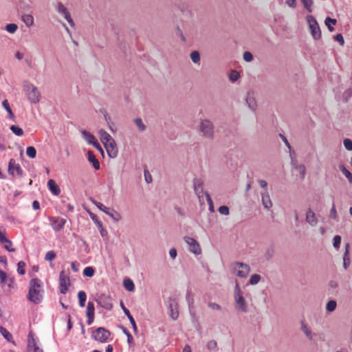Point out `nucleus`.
Returning <instances> with one entry per match:
<instances>
[{
	"label": "nucleus",
	"instance_id": "nucleus-35",
	"mask_svg": "<svg viewBox=\"0 0 352 352\" xmlns=\"http://www.w3.org/2000/svg\"><path fill=\"white\" fill-rule=\"evenodd\" d=\"M78 300H79V305H80V307H85V302H86V300H87L86 293L84 291H80L78 293Z\"/></svg>",
	"mask_w": 352,
	"mask_h": 352
},
{
	"label": "nucleus",
	"instance_id": "nucleus-15",
	"mask_svg": "<svg viewBox=\"0 0 352 352\" xmlns=\"http://www.w3.org/2000/svg\"><path fill=\"white\" fill-rule=\"evenodd\" d=\"M50 221L52 228L55 231H60L62 230L66 223V220L61 217H51Z\"/></svg>",
	"mask_w": 352,
	"mask_h": 352
},
{
	"label": "nucleus",
	"instance_id": "nucleus-46",
	"mask_svg": "<svg viewBox=\"0 0 352 352\" xmlns=\"http://www.w3.org/2000/svg\"><path fill=\"white\" fill-rule=\"evenodd\" d=\"M0 332L8 341H10L12 336L11 333L4 327H0Z\"/></svg>",
	"mask_w": 352,
	"mask_h": 352
},
{
	"label": "nucleus",
	"instance_id": "nucleus-45",
	"mask_svg": "<svg viewBox=\"0 0 352 352\" xmlns=\"http://www.w3.org/2000/svg\"><path fill=\"white\" fill-rule=\"evenodd\" d=\"M204 194L206 195V200H207V202H208V206H209V210L211 212H214V204H213V202H212V200L211 199L210 195H209V193L208 192H204Z\"/></svg>",
	"mask_w": 352,
	"mask_h": 352
},
{
	"label": "nucleus",
	"instance_id": "nucleus-27",
	"mask_svg": "<svg viewBox=\"0 0 352 352\" xmlns=\"http://www.w3.org/2000/svg\"><path fill=\"white\" fill-rule=\"evenodd\" d=\"M121 307H122V309L124 314L127 316L128 319L129 320L130 323L131 324V325L133 327V329L135 331H136V329H137L136 323H135V321L133 317L130 314L129 310L124 307V305L122 302H121Z\"/></svg>",
	"mask_w": 352,
	"mask_h": 352
},
{
	"label": "nucleus",
	"instance_id": "nucleus-25",
	"mask_svg": "<svg viewBox=\"0 0 352 352\" xmlns=\"http://www.w3.org/2000/svg\"><path fill=\"white\" fill-rule=\"evenodd\" d=\"M98 135L103 144H107L113 140V138L104 129H100L98 131Z\"/></svg>",
	"mask_w": 352,
	"mask_h": 352
},
{
	"label": "nucleus",
	"instance_id": "nucleus-60",
	"mask_svg": "<svg viewBox=\"0 0 352 352\" xmlns=\"http://www.w3.org/2000/svg\"><path fill=\"white\" fill-rule=\"evenodd\" d=\"M90 217L93 221L95 223V224L97 226V227L101 228L102 223L98 219L97 217L94 214H91Z\"/></svg>",
	"mask_w": 352,
	"mask_h": 352
},
{
	"label": "nucleus",
	"instance_id": "nucleus-62",
	"mask_svg": "<svg viewBox=\"0 0 352 352\" xmlns=\"http://www.w3.org/2000/svg\"><path fill=\"white\" fill-rule=\"evenodd\" d=\"M144 177L146 183L149 184L152 182V177L147 170H144Z\"/></svg>",
	"mask_w": 352,
	"mask_h": 352
},
{
	"label": "nucleus",
	"instance_id": "nucleus-6",
	"mask_svg": "<svg viewBox=\"0 0 352 352\" xmlns=\"http://www.w3.org/2000/svg\"><path fill=\"white\" fill-rule=\"evenodd\" d=\"M306 19L313 38L316 40L320 38L321 31L318 25V23L315 19V18L311 15H307L306 16Z\"/></svg>",
	"mask_w": 352,
	"mask_h": 352
},
{
	"label": "nucleus",
	"instance_id": "nucleus-57",
	"mask_svg": "<svg viewBox=\"0 0 352 352\" xmlns=\"http://www.w3.org/2000/svg\"><path fill=\"white\" fill-rule=\"evenodd\" d=\"M343 144L346 150L352 151V140H350L349 138H346L344 140Z\"/></svg>",
	"mask_w": 352,
	"mask_h": 352
},
{
	"label": "nucleus",
	"instance_id": "nucleus-29",
	"mask_svg": "<svg viewBox=\"0 0 352 352\" xmlns=\"http://www.w3.org/2000/svg\"><path fill=\"white\" fill-rule=\"evenodd\" d=\"M81 134L83 138L89 144L91 145L96 140L94 135L87 131L86 130H82Z\"/></svg>",
	"mask_w": 352,
	"mask_h": 352
},
{
	"label": "nucleus",
	"instance_id": "nucleus-64",
	"mask_svg": "<svg viewBox=\"0 0 352 352\" xmlns=\"http://www.w3.org/2000/svg\"><path fill=\"white\" fill-rule=\"evenodd\" d=\"M285 3L287 6L292 8H295L296 7V0H286Z\"/></svg>",
	"mask_w": 352,
	"mask_h": 352
},
{
	"label": "nucleus",
	"instance_id": "nucleus-53",
	"mask_svg": "<svg viewBox=\"0 0 352 352\" xmlns=\"http://www.w3.org/2000/svg\"><path fill=\"white\" fill-rule=\"evenodd\" d=\"M25 262L19 261L17 264V272L21 275H23L25 272Z\"/></svg>",
	"mask_w": 352,
	"mask_h": 352
},
{
	"label": "nucleus",
	"instance_id": "nucleus-3",
	"mask_svg": "<svg viewBox=\"0 0 352 352\" xmlns=\"http://www.w3.org/2000/svg\"><path fill=\"white\" fill-rule=\"evenodd\" d=\"M24 91H25L28 100L32 103H38L41 99V94L36 86L31 83L24 85Z\"/></svg>",
	"mask_w": 352,
	"mask_h": 352
},
{
	"label": "nucleus",
	"instance_id": "nucleus-50",
	"mask_svg": "<svg viewBox=\"0 0 352 352\" xmlns=\"http://www.w3.org/2000/svg\"><path fill=\"white\" fill-rule=\"evenodd\" d=\"M27 155L30 158H34L36 155V151L34 146H28L26 150Z\"/></svg>",
	"mask_w": 352,
	"mask_h": 352
},
{
	"label": "nucleus",
	"instance_id": "nucleus-11",
	"mask_svg": "<svg viewBox=\"0 0 352 352\" xmlns=\"http://www.w3.org/2000/svg\"><path fill=\"white\" fill-rule=\"evenodd\" d=\"M27 352H43L36 342L34 333L30 331L28 336Z\"/></svg>",
	"mask_w": 352,
	"mask_h": 352
},
{
	"label": "nucleus",
	"instance_id": "nucleus-40",
	"mask_svg": "<svg viewBox=\"0 0 352 352\" xmlns=\"http://www.w3.org/2000/svg\"><path fill=\"white\" fill-rule=\"evenodd\" d=\"M206 347L208 350L217 351L218 350L217 342L214 340H211L208 342Z\"/></svg>",
	"mask_w": 352,
	"mask_h": 352
},
{
	"label": "nucleus",
	"instance_id": "nucleus-38",
	"mask_svg": "<svg viewBox=\"0 0 352 352\" xmlns=\"http://www.w3.org/2000/svg\"><path fill=\"white\" fill-rule=\"evenodd\" d=\"M87 316H94L95 314V306L93 302L89 301L87 305Z\"/></svg>",
	"mask_w": 352,
	"mask_h": 352
},
{
	"label": "nucleus",
	"instance_id": "nucleus-23",
	"mask_svg": "<svg viewBox=\"0 0 352 352\" xmlns=\"http://www.w3.org/2000/svg\"><path fill=\"white\" fill-rule=\"evenodd\" d=\"M300 328L302 332L305 333L306 337L309 340H312L314 339V337L315 336V333L312 332L310 327L303 321L300 323Z\"/></svg>",
	"mask_w": 352,
	"mask_h": 352
},
{
	"label": "nucleus",
	"instance_id": "nucleus-9",
	"mask_svg": "<svg viewBox=\"0 0 352 352\" xmlns=\"http://www.w3.org/2000/svg\"><path fill=\"white\" fill-rule=\"evenodd\" d=\"M184 241L188 244L190 252L197 256L201 254L200 245L195 239L186 236L184 237Z\"/></svg>",
	"mask_w": 352,
	"mask_h": 352
},
{
	"label": "nucleus",
	"instance_id": "nucleus-37",
	"mask_svg": "<svg viewBox=\"0 0 352 352\" xmlns=\"http://www.w3.org/2000/svg\"><path fill=\"white\" fill-rule=\"evenodd\" d=\"M337 307V302L334 300H331L327 302L326 305V310L327 312H332L335 311Z\"/></svg>",
	"mask_w": 352,
	"mask_h": 352
},
{
	"label": "nucleus",
	"instance_id": "nucleus-22",
	"mask_svg": "<svg viewBox=\"0 0 352 352\" xmlns=\"http://www.w3.org/2000/svg\"><path fill=\"white\" fill-rule=\"evenodd\" d=\"M98 303L102 307L107 310L111 309L113 307L110 298L105 296L99 298Z\"/></svg>",
	"mask_w": 352,
	"mask_h": 352
},
{
	"label": "nucleus",
	"instance_id": "nucleus-30",
	"mask_svg": "<svg viewBox=\"0 0 352 352\" xmlns=\"http://www.w3.org/2000/svg\"><path fill=\"white\" fill-rule=\"evenodd\" d=\"M350 245L349 243L345 245V251L343 256V266L345 269L347 268L350 263V259L349 257Z\"/></svg>",
	"mask_w": 352,
	"mask_h": 352
},
{
	"label": "nucleus",
	"instance_id": "nucleus-58",
	"mask_svg": "<svg viewBox=\"0 0 352 352\" xmlns=\"http://www.w3.org/2000/svg\"><path fill=\"white\" fill-rule=\"evenodd\" d=\"M219 212L223 215H228L230 213L229 208L226 206H221L219 208Z\"/></svg>",
	"mask_w": 352,
	"mask_h": 352
},
{
	"label": "nucleus",
	"instance_id": "nucleus-54",
	"mask_svg": "<svg viewBox=\"0 0 352 352\" xmlns=\"http://www.w3.org/2000/svg\"><path fill=\"white\" fill-rule=\"evenodd\" d=\"M56 257V254L54 251H48L45 256V259L47 261H52Z\"/></svg>",
	"mask_w": 352,
	"mask_h": 352
},
{
	"label": "nucleus",
	"instance_id": "nucleus-8",
	"mask_svg": "<svg viewBox=\"0 0 352 352\" xmlns=\"http://www.w3.org/2000/svg\"><path fill=\"white\" fill-rule=\"evenodd\" d=\"M8 173L13 177H22L23 170L21 166L14 159H11L8 164Z\"/></svg>",
	"mask_w": 352,
	"mask_h": 352
},
{
	"label": "nucleus",
	"instance_id": "nucleus-14",
	"mask_svg": "<svg viewBox=\"0 0 352 352\" xmlns=\"http://www.w3.org/2000/svg\"><path fill=\"white\" fill-rule=\"evenodd\" d=\"M0 282L1 283L6 284L10 289L15 287V280L12 276H8L6 273L0 270Z\"/></svg>",
	"mask_w": 352,
	"mask_h": 352
},
{
	"label": "nucleus",
	"instance_id": "nucleus-39",
	"mask_svg": "<svg viewBox=\"0 0 352 352\" xmlns=\"http://www.w3.org/2000/svg\"><path fill=\"white\" fill-rule=\"evenodd\" d=\"M325 25L328 27V29L330 32H333L334 30V28H333V25H335L336 23V20L331 19L330 17H327L325 19Z\"/></svg>",
	"mask_w": 352,
	"mask_h": 352
},
{
	"label": "nucleus",
	"instance_id": "nucleus-47",
	"mask_svg": "<svg viewBox=\"0 0 352 352\" xmlns=\"http://www.w3.org/2000/svg\"><path fill=\"white\" fill-rule=\"evenodd\" d=\"M305 7V8L309 12H311L312 11V6H313V0H300Z\"/></svg>",
	"mask_w": 352,
	"mask_h": 352
},
{
	"label": "nucleus",
	"instance_id": "nucleus-51",
	"mask_svg": "<svg viewBox=\"0 0 352 352\" xmlns=\"http://www.w3.org/2000/svg\"><path fill=\"white\" fill-rule=\"evenodd\" d=\"M18 29V26L15 23H9L6 25V30L7 32L11 34H14Z\"/></svg>",
	"mask_w": 352,
	"mask_h": 352
},
{
	"label": "nucleus",
	"instance_id": "nucleus-43",
	"mask_svg": "<svg viewBox=\"0 0 352 352\" xmlns=\"http://www.w3.org/2000/svg\"><path fill=\"white\" fill-rule=\"evenodd\" d=\"M240 78V74L236 70H232L229 74V79L234 82Z\"/></svg>",
	"mask_w": 352,
	"mask_h": 352
},
{
	"label": "nucleus",
	"instance_id": "nucleus-10",
	"mask_svg": "<svg viewBox=\"0 0 352 352\" xmlns=\"http://www.w3.org/2000/svg\"><path fill=\"white\" fill-rule=\"evenodd\" d=\"M92 336L100 342H105L110 336V332L103 327H98L94 331Z\"/></svg>",
	"mask_w": 352,
	"mask_h": 352
},
{
	"label": "nucleus",
	"instance_id": "nucleus-5",
	"mask_svg": "<svg viewBox=\"0 0 352 352\" xmlns=\"http://www.w3.org/2000/svg\"><path fill=\"white\" fill-rule=\"evenodd\" d=\"M232 273L241 278H245L250 273V267L248 264L236 262L232 264Z\"/></svg>",
	"mask_w": 352,
	"mask_h": 352
},
{
	"label": "nucleus",
	"instance_id": "nucleus-52",
	"mask_svg": "<svg viewBox=\"0 0 352 352\" xmlns=\"http://www.w3.org/2000/svg\"><path fill=\"white\" fill-rule=\"evenodd\" d=\"M329 218L334 220H338V213L334 203L333 204L329 212Z\"/></svg>",
	"mask_w": 352,
	"mask_h": 352
},
{
	"label": "nucleus",
	"instance_id": "nucleus-61",
	"mask_svg": "<svg viewBox=\"0 0 352 352\" xmlns=\"http://www.w3.org/2000/svg\"><path fill=\"white\" fill-rule=\"evenodd\" d=\"M334 39L338 42L341 45H343L344 43V40L341 34H338L334 36Z\"/></svg>",
	"mask_w": 352,
	"mask_h": 352
},
{
	"label": "nucleus",
	"instance_id": "nucleus-28",
	"mask_svg": "<svg viewBox=\"0 0 352 352\" xmlns=\"http://www.w3.org/2000/svg\"><path fill=\"white\" fill-rule=\"evenodd\" d=\"M87 155L89 162L92 163L93 166L96 170H98L100 168V163L98 160L96 159L94 153L91 151H89Z\"/></svg>",
	"mask_w": 352,
	"mask_h": 352
},
{
	"label": "nucleus",
	"instance_id": "nucleus-17",
	"mask_svg": "<svg viewBox=\"0 0 352 352\" xmlns=\"http://www.w3.org/2000/svg\"><path fill=\"white\" fill-rule=\"evenodd\" d=\"M0 243L3 248L8 252H14V249L12 248V243L10 239L6 236L5 231L0 229Z\"/></svg>",
	"mask_w": 352,
	"mask_h": 352
},
{
	"label": "nucleus",
	"instance_id": "nucleus-24",
	"mask_svg": "<svg viewBox=\"0 0 352 352\" xmlns=\"http://www.w3.org/2000/svg\"><path fill=\"white\" fill-rule=\"evenodd\" d=\"M204 183L200 179H195L193 180V188L195 193L200 197V194L204 192L203 190Z\"/></svg>",
	"mask_w": 352,
	"mask_h": 352
},
{
	"label": "nucleus",
	"instance_id": "nucleus-31",
	"mask_svg": "<svg viewBox=\"0 0 352 352\" xmlns=\"http://www.w3.org/2000/svg\"><path fill=\"white\" fill-rule=\"evenodd\" d=\"M22 21L28 28H30L34 25V17L31 14H23L22 16Z\"/></svg>",
	"mask_w": 352,
	"mask_h": 352
},
{
	"label": "nucleus",
	"instance_id": "nucleus-21",
	"mask_svg": "<svg viewBox=\"0 0 352 352\" xmlns=\"http://www.w3.org/2000/svg\"><path fill=\"white\" fill-rule=\"evenodd\" d=\"M261 202L265 209H270L273 204L271 200L269 192L267 190H264L261 192Z\"/></svg>",
	"mask_w": 352,
	"mask_h": 352
},
{
	"label": "nucleus",
	"instance_id": "nucleus-36",
	"mask_svg": "<svg viewBox=\"0 0 352 352\" xmlns=\"http://www.w3.org/2000/svg\"><path fill=\"white\" fill-rule=\"evenodd\" d=\"M124 286L125 289L129 292H132L134 290L135 285L132 280L130 278L124 280Z\"/></svg>",
	"mask_w": 352,
	"mask_h": 352
},
{
	"label": "nucleus",
	"instance_id": "nucleus-33",
	"mask_svg": "<svg viewBox=\"0 0 352 352\" xmlns=\"http://www.w3.org/2000/svg\"><path fill=\"white\" fill-rule=\"evenodd\" d=\"M339 168L340 171L343 173V175L347 178L349 184L352 185V174L351 173V172L348 169H346L344 165L343 164H340L339 166Z\"/></svg>",
	"mask_w": 352,
	"mask_h": 352
},
{
	"label": "nucleus",
	"instance_id": "nucleus-34",
	"mask_svg": "<svg viewBox=\"0 0 352 352\" xmlns=\"http://www.w3.org/2000/svg\"><path fill=\"white\" fill-rule=\"evenodd\" d=\"M275 248L273 245L268 246L265 252L264 256L267 260H270L274 255Z\"/></svg>",
	"mask_w": 352,
	"mask_h": 352
},
{
	"label": "nucleus",
	"instance_id": "nucleus-63",
	"mask_svg": "<svg viewBox=\"0 0 352 352\" xmlns=\"http://www.w3.org/2000/svg\"><path fill=\"white\" fill-rule=\"evenodd\" d=\"M208 307L213 310H220L221 309V306L215 302L208 303Z\"/></svg>",
	"mask_w": 352,
	"mask_h": 352
},
{
	"label": "nucleus",
	"instance_id": "nucleus-55",
	"mask_svg": "<svg viewBox=\"0 0 352 352\" xmlns=\"http://www.w3.org/2000/svg\"><path fill=\"white\" fill-rule=\"evenodd\" d=\"M135 123L137 127L139 129L140 131H144L146 129V126L143 123L142 119L136 118L135 120Z\"/></svg>",
	"mask_w": 352,
	"mask_h": 352
},
{
	"label": "nucleus",
	"instance_id": "nucleus-12",
	"mask_svg": "<svg viewBox=\"0 0 352 352\" xmlns=\"http://www.w3.org/2000/svg\"><path fill=\"white\" fill-rule=\"evenodd\" d=\"M69 284V276L64 271H61L59 274V288L61 294H65L67 293Z\"/></svg>",
	"mask_w": 352,
	"mask_h": 352
},
{
	"label": "nucleus",
	"instance_id": "nucleus-1",
	"mask_svg": "<svg viewBox=\"0 0 352 352\" xmlns=\"http://www.w3.org/2000/svg\"><path fill=\"white\" fill-rule=\"evenodd\" d=\"M43 289L41 280L35 278L30 281L28 299L34 304H39L43 299Z\"/></svg>",
	"mask_w": 352,
	"mask_h": 352
},
{
	"label": "nucleus",
	"instance_id": "nucleus-44",
	"mask_svg": "<svg viewBox=\"0 0 352 352\" xmlns=\"http://www.w3.org/2000/svg\"><path fill=\"white\" fill-rule=\"evenodd\" d=\"M190 58L194 63H198L200 61V54L198 51H193L190 53Z\"/></svg>",
	"mask_w": 352,
	"mask_h": 352
},
{
	"label": "nucleus",
	"instance_id": "nucleus-16",
	"mask_svg": "<svg viewBox=\"0 0 352 352\" xmlns=\"http://www.w3.org/2000/svg\"><path fill=\"white\" fill-rule=\"evenodd\" d=\"M57 11L58 13L63 15L65 19L67 21V22L70 24L71 26L74 25V23L71 17L69 12H68L67 9L64 6V5L60 2L58 3Z\"/></svg>",
	"mask_w": 352,
	"mask_h": 352
},
{
	"label": "nucleus",
	"instance_id": "nucleus-41",
	"mask_svg": "<svg viewBox=\"0 0 352 352\" xmlns=\"http://www.w3.org/2000/svg\"><path fill=\"white\" fill-rule=\"evenodd\" d=\"M261 278V277L259 274H254L251 276L248 283L250 285H255L259 283Z\"/></svg>",
	"mask_w": 352,
	"mask_h": 352
},
{
	"label": "nucleus",
	"instance_id": "nucleus-59",
	"mask_svg": "<svg viewBox=\"0 0 352 352\" xmlns=\"http://www.w3.org/2000/svg\"><path fill=\"white\" fill-rule=\"evenodd\" d=\"M243 59L247 62H250L253 60V55L250 52H245L243 53Z\"/></svg>",
	"mask_w": 352,
	"mask_h": 352
},
{
	"label": "nucleus",
	"instance_id": "nucleus-42",
	"mask_svg": "<svg viewBox=\"0 0 352 352\" xmlns=\"http://www.w3.org/2000/svg\"><path fill=\"white\" fill-rule=\"evenodd\" d=\"M2 105L4 107V109L6 110V111L8 113L9 117L13 120L14 118V116L12 111L11 108L10 107L8 100H3L2 102Z\"/></svg>",
	"mask_w": 352,
	"mask_h": 352
},
{
	"label": "nucleus",
	"instance_id": "nucleus-56",
	"mask_svg": "<svg viewBox=\"0 0 352 352\" xmlns=\"http://www.w3.org/2000/svg\"><path fill=\"white\" fill-rule=\"evenodd\" d=\"M341 243V236L339 235H336L333 237V245L336 249H338L340 248V245Z\"/></svg>",
	"mask_w": 352,
	"mask_h": 352
},
{
	"label": "nucleus",
	"instance_id": "nucleus-32",
	"mask_svg": "<svg viewBox=\"0 0 352 352\" xmlns=\"http://www.w3.org/2000/svg\"><path fill=\"white\" fill-rule=\"evenodd\" d=\"M186 300L188 302L190 314L192 315L194 299L190 291H188L186 295ZM195 315V314H193Z\"/></svg>",
	"mask_w": 352,
	"mask_h": 352
},
{
	"label": "nucleus",
	"instance_id": "nucleus-20",
	"mask_svg": "<svg viewBox=\"0 0 352 352\" xmlns=\"http://www.w3.org/2000/svg\"><path fill=\"white\" fill-rule=\"evenodd\" d=\"M245 102L248 107L252 111H256L257 107V103L254 96L253 92L248 91L245 96Z\"/></svg>",
	"mask_w": 352,
	"mask_h": 352
},
{
	"label": "nucleus",
	"instance_id": "nucleus-26",
	"mask_svg": "<svg viewBox=\"0 0 352 352\" xmlns=\"http://www.w3.org/2000/svg\"><path fill=\"white\" fill-rule=\"evenodd\" d=\"M47 187L54 195H58L60 193V188L56 185L54 179H50L47 182Z\"/></svg>",
	"mask_w": 352,
	"mask_h": 352
},
{
	"label": "nucleus",
	"instance_id": "nucleus-4",
	"mask_svg": "<svg viewBox=\"0 0 352 352\" xmlns=\"http://www.w3.org/2000/svg\"><path fill=\"white\" fill-rule=\"evenodd\" d=\"M91 202L101 211L109 216L114 221L118 222L121 219L120 214L113 208L106 207L104 204L94 199Z\"/></svg>",
	"mask_w": 352,
	"mask_h": 352
},
{
	"label": "nucleus",
	"instance_id": "nucleus-18",
	"mask_svg": "<svg viewBox=\"0 0 352 352\" xmlns=\"http://www.w3.org/2000/svg\"><path fill=\"white\" fill-rule=\"evenodd\" d=\"M306 222L312 227L318 224V220L316 217L315 212L311 209H307L305 214Z\"/></svg>",
	"mask_w": 352,
	"mask_h": 352
},
{
	"label": "nucleus",
	"instance_id": "nucleus-7",
	"mask_svg": "<svg viewBox=\"0 0 352 352\" xmlns=\"http://www.w3.org/2000/svg\"><path fill=\"white\" fill-rule=\"evenodd\" d=\"M199 129L204 137L208 139H212L213 138L214 126L210 120H201Z\"/></svg>",
	"mask_w": 352,
	"mask_h": 352
},
{
	"label": "nucleus",
	"instance_id": "nucleus-19",
	"mask_svg": "<svg viewBox=\"0 0 352 352\" xmlns=\"http://www.w3.org/2000/svg\"><path fill=\"white\" fill-rule=\"evenodd\" d=\"M107 153L110 157H116L118 155V148L114 140L104 144Z\"/></svg>",
	"mask_w": 352,
	"mask_h": 352
},
{
	"label": "nucleus",
	"instance_id": "nucleus-2",
	"mask_svg": "<svg viewBox=\"0 0 352 352\" xmlns=\"http://www.w3.org/2000/svg\"><path fill=\"white\" fill-rule=\"evenodd\" d=\"M234 299L236 309L243 313L248 312V305L237 281L235 283V287L234 289Z\"/></svg>",
	"mask_w": 352,
	"mask_h": 352
},
{
	"label": "nucleus",
	"instance_id": "nucleus-49",
	"mask_svg": "<svg viewBox=\"0 0 352 352\" xmlns=\"http://www.w3.org/2000/svg\"><path fill=\"white\" fill-rule=\"evenodd\" d=\"M95 270L92 267H86L83 270V275L87 277H92L94 275Z\"/></svg>",
	"mask_w": 352,
	"mask_h": 352
},
{
	"label": "nucleus",
	"instance_id": "nucleus-13",
	"mask_svg": "<svg viewBox=\"0 0 352 352\" xmlns=\"http://www.w3.org/2000/svg\"><path fill=\"white\" fill-rule=\"evenodd\" d=\"M168 313L173 320H176L179 317L178 303L175 298L168 299Z\"/></svg>",
	"mask_w": 352,
	"mask_h": 352
},
{
	"label": "nucleus",
	"instance_id": "nucleus-48",
	"mask_svg": "<svg viewBox=\"0 0 352 352\" xmlns=\"http://www.w3.org/2000/svg\"><path fill=\"white\" fill-rule=\"evenodd\" d=\"M10 130L12 131L13 133L18 136H21L23 134V129L16 125H12L10 126Z\"/></svg>",
	"mask_w": 352,
	"mask_h": 352
}]
</instances>
